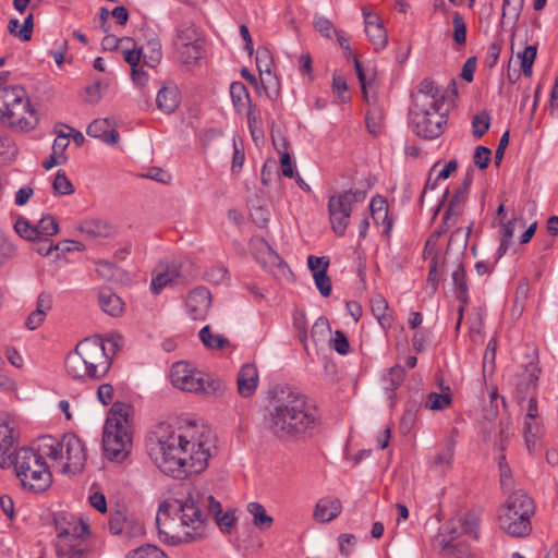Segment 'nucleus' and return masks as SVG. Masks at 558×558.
Instances as JSON below:
<instances>
[{"label": "nucleus", "mask_w": 558, "mask_h": 558, "mask_svg": "<svg viewBox=\"0 0 558 558\" xmlns=\"http://www.w3.org/2000/svg\"><path fill=\"white\" fill-rule=\"evenodd\" d=\"M210 515L225 533L231 531L236 520L233 510L223 513L221 504L213 495L193 486L185 497L159 504L156 514L158 537L169 545L199 541L205 537Z\"/></svg>", "instance_id": "f257e3e1"}, {"label": "nucleus", "mask_w": 558, "mask_h": 558, "mask_svg": "<svg viewBox=\"0 0 558 558\" xmlns=\"http://www.w3.org/2000/svg\"><path fill=\"white\" fill-rule=\"evenodd\" d=\"M160 430L148 444V454L163 474L183 480L206 470L213 447L209 429L190 424L177 430Z\"/></svg>", "instance_id": "f03ea898"}, {"label": "nucleus", "mask_w": 558, "mask_h": 558, "mask_svg": "<svg viewBox=\"0 0 558 558\" xmlns=\"http://www.w3.org/2000/svg\"><path fill=\"white\" fill-rule=\"evenodd\" d=\"M266 429L280 441L300 439L317 425L316 408L307 397L292 388L272 392L264 417Z\"/></svg>", "instance_id": "7ed1b4c3"}, {"label": "nucleus", "mask_w": 558, "mask_h": 558, "mask_svg": "<svg viewBox=\"0 0 558 558\" xmlns=\"http://www.w3.org/2000/svg\"><path fill=\"white\" fill-rule=\"evenodd\" d=\"M64 367L68 375L75 379H100L109 372L111 357L106 352L104 340L87 338L68 353Z\"/></svg>", "instance_id": "20e7f679"}, {"label": "nucleus", "mask_w": 558, "mask_h": 558, "mask_svg": "<svg viewBox=\"0 0 558 558\" xmlns=\"http://www.w3.org/2000/svg\"><path fill=\"white\" fill-rule=\"evenodd\" d=\"M131 407L114 402L104 426L102 447L110 460L123 461L132 447Z\"/></svg>", "instance_id": "39448f33"}, {"label": "nucleus", "mask_w": 558, "mask_h": 558, "mask_svg": "<svg viewBox=\"0 0 558 558\" xmlns=\"http://www.w3.org/2000/svg\"><path fill=\"white\" fill-rule=\"evenodd\" d=\"M0 121L20 131L33 130L38 123L36 111L21 85L0 88Z\"/></svg>", "instance_id": "423d86ee"}, {"label": "nucleus", "mask_w": 558, "mask_h": 558, "mask_svg": "<svg viewBox=\"0 0 558 558\" xmlns=\"http://www.w3.org/2000/svg\"><path fill=\"white\" fill-rule=\"evenodd\" d=\"M534 510L533 499L525 492L517 490L499 510V527L512 537H525L532 531L531 518Z\"/></svg>", "instance_id": "0eeeda50"}, {"label": "nucleus", "mask_w": 558, "mask_h": 558, "mask_svg": "<svg viewBox=\"0 0 558 558\" xmlns=\"http://www.w3.org/2000/svg\"><path fill=\"white\" fill-rule=\"evenodd\" d=\"M40 449L48 458L61 464L63 473L77 474L84 470L86 448L75 434H64L60 440L45 436Z\"/></svg>", "instance_id": "6e6552de"}, {"label": "nucleus", "mask_w": 558, "mask_h": 558, "mask_svg": "<svg viewBox=\"0 0 558 558\" xmlns=\"http://www.w3.org/2000/svg\"><path fill=\"white\" fill-rule=\"evenodd\" d=\"M12 466H14L24 489L43 493L52 483V474L44 457L31 448H20L15 453Z\"/></svg>", "instance_id": "1a4fd4ad"}, {"label": "nucleus", "mask_w": 558, "mask_h": 558, "mask_svg": "<svg viewBox=\"0 0 558 558\" xmlns=\"http://www.w3.org/2000/svg\"><path fill=\"white\" fill-rule=\"evenodd\" d=\"M171 383L174 387L206 396H221L225 392V384L220 379L192 368L186 362H177L170 372Z\"/></svg>", "instance_id": "9d476101"}, {"label": "nucleus", "mask_w": 558, "mask_h": 558, "mask_svg": "<svg viewBox=\"0 0 558 558\" xmlns=\"http://www.w3.org/2000/svg\"><path fill=\"white\" fill-rule=\"evenodd\" d=\"M365 198L366 192L359 189H350L329 196L327 205L329 221L337 235L345 234L351 214Z\"/></svg>", "instance_id": "9b49d317"}, {"label": "nucleus", "mask_w": 558, "mask_h": 558, "mask_svg": "<svg viewBox=\"0 0 558 558\" xmlns=\"http://www.w3.org/2000/svg\"><path fill=\"white\" fill-rule=\"evenodd\" d=\"M412 105L410 111H416V116L422 117V111L433 109V111H440L444 106L446 96L445 92L429 77L423 78L416 92L411 95Z\"/></svg>", "instance_id": "f8f14e48"}, {"label": "nucleus", "mask_w": 558, "mask_h": 558, "mask_svg": "<svg viewBox=\"0 0 558 558\" xmlns=\"http://www.w3.org/2000/svg\"><path fill=\"white\" fill-rule=\"evenodd\" d=\"M409 117L415 134L426 140L440 136L447 123V116L433 109L422 111V117L416 116V111H409Z\"/></svg>", "instance_id": "ddd939ff"}, {"label": "nucleus", "mask_w": 558, "mask_h": 558, "mask_svg": "<svg viewBox=\"0 0 558 558\" xmlns=\"http://www.w3.org/2000/svg\"><path fill=\"white\" fill-rule=\"evenodd\" d=\"M17 434L10 426L5 415H0V468L8 469L12 466L13 459L16 453L15 445Z\"/></svg>", "instance_id": "4468645a"}, {"label": "nucleus", "mask_w": 558, "mask_h": 558, "mask_svg": "<svg viewBox=\"0 0 558 558\" xmlns=\"http://www.w3.org/2000/svg\"><path fill=\"white\" fill-rule=\"evenodd\" d=\"M449 267L452 268L451 277L453 284L456 287V296L462 303V305L458 310L459 317L456 325V329L458 330L463 318L464 305L468 304L469 302V290L462 259H450L448 268Z\"/></svg>", "instance_id": "2eb2a0df"}, {"label": "nucleus", "mask_w": 558, "mask_h": 558, "mask_svg": "<svg viewBox=\"0 0 558 558\" xmlns=\"http://www.w3.org/2000/svg\"><path fill=\"white\" fill-rule=\"evenodd\" d=\"M210 292L205 287L192 290L185 300V307L190 317L194 320L203 319L210 307Z\"/></svg>", "instance_id": "dca6fc26"}, {"label": "nucleus", "mask_w": 558, "mask_h": 558, "mask_svg": "<svg viewBox=\"0 0 558 558\" xmlns=\"http://www.w3.org/2000/svg\"><path fill=\"white\" fill-rule=\"evenodd\" d=\"M471 227L456 229L449 239L447 250L442 256V265L448 266L450 259H462L468 245Z\"/></svg>", "instance_id": "f3484780"}, {"label": "nucleus", "mask_w": 558, "mask_h": 558, "mask_svg": "<svg viewBox=\"0 0 558 558\" xmlns=\"http://www.w3.org/2000/svg\"><path fill=\"white\" fill-rule=\"evenodd\" d=\"M250 247L256 259L264 266H286L283 259L265 239L259 236L253 238L250 242Z\"/></svg>", "instance_id": "a211bd4d"}, {"label": "nucleus", "mask_w": 558, "mask_h": 558, "mask_svg": "<svg viewBox=\"0 0 558 558\" xmlns=\"http://www.w3.org/2000/svg\"><path fill=\"white\" fill-rule=\"evenodd\" d=\"M259 376L258 369L255 364H244L236 378L238 392L243 398H248L254 395L258 387Z\"/></svg>", "instance_id": "6ab92c4d"}, {"label": "nucleus", "mask_w": 558, "mask_h": 558, "mask_svg": "<svg viewBox=\"0 0 558 558\" xmlns=\"http://www.w3.org/2000/svg\"><path fill=\"white\" fill-rule=\"evenodd\" d=\"M88 136L100 138L104 143L112 145L116 144L120 135L118 131L113 129V122L108 119H96L86 129Z\"/></svg>", "instance_id": "aec40b11"}, {"label": "nucleus", "mask_w": 558, "mask_h": 558, "mask_svg": "<svg viewBox=\"0 0 558 558\" xmlns=\"http://www.w3.org/2000/svg\"><path fill=\"white\" fill-rule=\"evenodd\" d=\"M58 537L61 539H82L88 533V526L83 521L68 522L65 517L59 514L54 518Z\"/></svg>", "instance_id": "412c9836"}, {"label": "nucleus", "mask_w": 558, "mask_h": 558, "mask_svg": "<svg viewBox=\"0 0 558 558\" xmlns=\"http://www.w3.org/2000/svg\"><path fill=\"white\" fill-rule=\"evenodd\" d=\"M342 510V504L339 498L325 497L318 500L315 506L313 517L322 523L330 522L336 519Z\"/></svg>", "instance_id": "4be33fe9"}, {"label": "nucleus", "mask_w": 558, "mask_h": 558, "mask_svg": "<svg viewBox=\"0 0 558 558\" xmlns=\"http://www.w3.org/2000/svg\"><path fill=\"white\" fill-rule=\"evenodd\" d=\"M157 107L160 111L170 114L175 111L180 104V92L173 84L162 86L156 98Z\"/></svg>", "instance_id": "5701e85b"}, {"label": "nucleus", "mask_w": 558, "mask_h": 558, "mask_svg": "<svg viewBox=\"0 0 558 558\" xmlns=\"http://www.w3.org/2000/svg\"><path fill=\"white\" fill-rule=\"evenodd\" d=\"M78 229L90 239H107L116 234V228L110 222L100 219L85 220Z\"/></svg>", "instance_id": "b1692460"}, {"label": "nucleus", "mask_w": 558, "mask_h": 558, "mask_svg": "<svg viewBox=\"0 0 558 558\" xmlns=\"http://www.w3.org/2000/svg\"><path fill=\"white\" fill-rule=\"evenodd\" d=\"M369 211L375 225L384 227V233H389L392 228V220L388 215V203L383 196H375L369 204Z\"/></svg>", "instance_id": "393cba45"}, {"label": "nucleus", "mask_w": 558, "mask_h": 558, "mask_svg": "<svg viewBox=\"0 0 558 558\" xmlns=\"http://www.w3.org/2000/svg\"><path fill=\"white\" fill-rule=\"evenodd\" d=\"M52 307V299L50 294L40 293L36 301V308L28 315L25 326L29 330L37 329L45 320L47 313Z\"/></svg>", "instance_id": "a878e982"}, {"label": "nucleus", "mask_w": 558, "mask_h": 558, "mask_svg": "<svg viewBox=\"0 0 558 558\" xmlns=\"http://www.w3.org/2000/svg\"><path fill=\"white\" fill-rule=\"evenodd\" d=\"M480 521H481V511L480 510H470L465 514H463L460 519L457 521L451 522V531L450 533L456 534L458 533V526L461 529L462 533L473 536L474 538H477L478 534V527H480Z\"/></svg>", "instance_id": "bb28decb"}, {"label": "nucleus", "mask_w": 558, "mask_h": 558, "mask_svg": "<svg viewBox=\"0 0 558 558\" xmlns=\"http://www.w3.org/2000/svg\"><path fill=\"white\" fill-rule=\"evenodd\" d=\"M539 368L537 365L530 363L524 374L518 377L515 386L518 390V401L522 402L525 399V393H527L531 389H535L538 380Z\"/></svg>", "instance_id": "cd10ccee"}, {"label": "nucleus", "mask_w": 558, "mask_h": 558, "mask_svg": "<svg viewBox=\"0 0 558 558\" xmlns=\"http://www.w3.org/2000/svg\"><path fill=\"white\" fill-rule=\"evenodd\" d=\"M545 434V427L541 417L534 420H524L523 423V437L526 448L530 452H534L537 441L542 439Z\"/></svg>", "instance_id": "c85d7f7f"}, {"label": "nucleus", "mask_w": 558, "mask_h": 558, "mask_svg": "<svg viewBox=\"0 0 558 558\" xmlns=\"http://www.w3.org/2000/svg\"><path fill=\"white\" fill-rule=\"evenodd\" d=\"M98 304L102 312L113 317L121 315L124 310L122 299L110 290L99 292Z\"/></svg>", "instance_id": "c756f323"}, {"label": "nucleus", "mask_w": 558, "mask_h": 558, "mask_svg": "<svg viewBox=\"0 0 558 558\" xmlns=\"http://www.w3.org/2000/svg\"><path fill=\"white\" fill-rule=\"evenodd\" d=\"M246 510L252 515V524L257 530L265 532L271 529L274 518L266 512V509L262 504L256 501L248 502L246 505Z\"/></svg>", "instance_id": "7c9ffc66"}, {"label": "nucleus", "mask_w": 558, "mask_h": 558, "mask_svg": "<svg viewBox=\"0 0 558 558\" xmlns=\"http://www.w3.org/2000/svg\"><path fill=\"white\" fill-rule=\"evenodd\" d=\"M165 271L172 279V284H186L193 279L191 272V265L189 263H182L173 260L163 266Z\"/></svg>", "instance_id": "2f4dec72"}, {"label": "nucleus", "mask_w": 558, "mask_h": 558, "mask_svg": "<svg viewBox=\"0 0 558 558\" xmlns=\"http://www.w3.org/2000/svg\"><path fill=\"white\" fill-rule=\"evenodd\" d=\"M203 41L201 33L197 27L190 22L182 23L177 29V37L174 40L175 48H183L187 45Z\"/></svg>", "instance_id": "473e14b6"}, {"label": "nucleus", "mask_w": 558, "mask_h": 558, "mask_svg": "<svg viewBox=\"0 0 558 558\" xmlns=\"http://www.w3.org/2000/svg\"><path fill=\"white\" fill-rule=\"evenodd\" d=\"M199 339L209 350H221L230 345L228 338L219 333H214L208 325L199 330Z\"/></svg>", "instance_id": "72a5a7b5"}, {"label": "nucleus", "mask_w": 558, "mask_h": 558, "mask_svg": "<svg viewBox=\"0 0 558 558\" xmlns=\"http://www.w3.org/2000/svg\"><path fill=\"white\" fill-rule=\"evenodd\" d=\"M523 4L524 0H504L500 23L514 26L520 17Z\"/></svg>", "instance_id": "f704fd0d"}, {"label": "nucleus", "mask_w": 558, "mask_h": 558, "mask_svg": "<svg viewBox=\"0 0 558 558\" xmlns=\"http://www.w3.org/2000/svg\"><path fill=\"white\" fill-rule=\"evenodd\" d=\"M371 308L381 327L391 326V317L388 315V302L381 295H376L371 301Z\"/></svg>", "instance_id": "c9c22d12"}, {"label": "nucleus", "mask_w": 558, "mask_h": 558, "mask_svg": "<svg viewBox=\"0 0 558 558\" xmlns=\"http://www.w3.org/2000/svg\"><path fill=\"white\" fill-rule=\"evenodd\" d=\"M365 33L375 49H384L388 44L387 32L383 25V22H376V24H372L367 22V28H365Z\"/></svg>", "instance_id": "e433bc0d"}, {"label": "nucleus", "mask_w": 558, "mask_h": 558, "mask_svg": "<svg viewBox=\"0 0 558 558\" xmlns=\"http://www.w3.org/2000/svg\"><path fill=\"white\" fill-rule=\"evenodd\" d=\"M441 393L430 392L427 397L426 407L430 410H442L452 401V395L448 386L441 388Z\"/></svg>", "instance_id": "4c0bfd02"}, {"label": "nucleus", "mask_w": 558, "mask_h": 558, "mask_svg": "<svg viewBox=\"0 0 558 558\" xmlns=\"http://www.w3.org/2000/svg\"><path fill=\"white\" fill-rule=\"evenodd\" d=\"M515 219L501 223L500 245L497 250V259L500 258L509 248L515 230Z\"/></svg>", "instance_id": "58836bf2"}, {"label": "nucleus", "mask_w": 558, "mask_h": 558, "mask_svg": "<svg viewBox=\"0 0 558 558\" xmlns=\"http://www.w3.org/2000/svg\"><path fill=\"white\" fill-rule=\"evenodd\" d=\"M230 95L234 107L239 111L242 110L247 102L251 105L250 94L245 85L241 82H233L230 85Z\"/></svg>", "instance_id": "ea45409f"}, {"label": "nucleus", "mask_w": 558, "mask_h": 558, "mask_svg": "<svg viewBox=\"0 0 558 558\" xmlns=\"http://www.w3.org/2000/svg\"><path fill=\"white\" fill-rule=\"evenodd\" d=\"M453 452L454 445L450 442L434 457L433 466L439 472L448 471L452 464Z\"/></svg>", "instance_id": "a19ab883"}, {"label": "nucleus", "mask_w": 558, "mask_h": 558, "mask_svg": "<svg viewBox=\"0 0 558 558\" xmlns=\"http://www.w3.org/2000/svg\"><path fill=\"white\" fill-rule=\"evenodd\" d=\"M180 60L185 64H192L196 62L203 53V41L187 45L183 48H175Z\"/></svg>", "instance_id": "79ce46f5"}, {"label": "nucleus", "mask_w": 558, "mask_h": 558, "mask_svg": "<svg viewBox=\"0 0 558 558\" xmlns=\"http://www.w3.org/2000/svg\"><path fill=\"white\" fill-rule=\"evenodd\" d=\"M35 227L38 238L51 236L59 232V223L57 219L50 214L44 215Z\"/></svg>", "instance_id": "37998d69"}, {"label": "nucleus", "mask_w": 558, "mask_h": 558, "mask_svg": "<svg viewBox=\"0 0 558 558\" xmlns=\"http://www.w3.org/2000/svg\"><path fill=\"white\" fill-rule=\"evenodd\" d=\"M444 268H448V266H444L442 259L440 260V256L438 254H434L427 276V283L432 288L433 292L437 290L440 281L439 269L442 270Z\"/></svg>", "instance_id": "c03bdc74"}, {"label": "nucleus", "mask_w": 558, "mask_h": 558, "mask_svg": "<svg viewBox=\"0 0 558 558\" xmlns=\"http://www.w3.org/2000/svg\"><path fill=\"white\" fill-rule=\"evenodd\" d=\"M404 376L405 371L402 366L395 365L390 367L387 375L384 377L386 389L390 391L396 390L402 384Z\"/></svg>", "instance_id": "a18cd8bd"}, {"label": "nucleus", "mask_w": 558, "mask_h": 558, "mask_svg": "<svg viewBox=\"0 0 558 558\" xmlns=\"http://www.w3.org/2000/svg\"><path fill=\"white\" fill-rule=\"evenodd\" d=\"M490 117L488 112L482 111L472 119V134L475 138H481L489 129Z\"/></svg>", "instance_id": "49530a36"}, {"label": "nucleus", "mask_w": 558, "mask_h": 558, "mask_svg": "<svg viewBox=\"0 0 558 558\" xmlns=\"http://www.w3.org/2000/svg\"><path fill=\"white\" fill-rule=\"evenodd\" d=\"M52 187L57 195H70L74 193V186L63 170H59L54 177Z\"/></svg>", "instance_id": "de8ad7c7"}, {"label": "nucleus", "mask_w": 558, "mask_h": 558, "mask_svg": "<svg viewBox=\"0 0 558 558\" xmlns=\"http://www.w3.org/2000/svg\"><path fill=\"white\" fill-rule=\"evenodd\" d=\"M535 58V46H527L523 51L518 53V59L520 60L522 72L527 77L532 75V65L534 63Z\"/></svg>", "instance_id": "09e8293b"}, {"label": "nucleus", "mask_w": 558, "mask_h": 558, "mask_svg": "<svg viewBox=\"0 0 558 558\" xmlns=\"http://www.w3.org/2000/svg\"><path fill=\"white\" fill-rule=\"evenodd\" d=\"M354 68L356 71V75H357L360 85H361L363 97L366 101H368L369 100L368 90L372 88V86L375 82V77H374V75H371V76L366 75V73L364 72V70L362 68L361 62L357 60L356 57H354Z\"/></svg>", "instance_id": "8fccbe9b"}, {"label": "nucleus", "mask_w": 558, "mask_h": 558, "mask_svg": "<svg viewBox=\"0 0 558 558\" xmlns=\"http://www.w3.org/2000/svg\"><path fill=\"white\" fill-rule=\"evenodd\" d=\"M14 229L21 238L27 241L33 242L38 239L36 227L31 225L24 217H20L15 221Z\"/></svg>", "instance_id": "3c124183"}, {"label": "nucleus", "mask_w": 558, "mask_h": 558, "mask_svg": "<svg viewBox=\"0 0 558 558\" xmlns=\"http://www.w3.org/2000/svg\"><path fill=\"white\" fill-rule=\"evenodd\" d=\"M129 558H168L167 555L155 545H144L134 549Z\"/></svg>", "instance_id": "603ef678"}, {"label": "nucleus", "mask_w": 558, "mask_h": 558, "mask_svg": "<svg viewBox=\"0 0 558 558\" xmlns=\"http://www.w3.org/2000/svg\"><path fill=\"white\" fill-rule=\"evenodd\" d=\"M453 24V39L458 45H464L466 41V25L464 19L458 12L454 13L452 19Z\"/></svg>", "instance_id": "864d4df0"}, {"label": "nucleus", "mask_w": 558, "mask_h": 558, "mask_svg": "<svg viewBox=\"0 0 558 558\" xmlns=\"http://www.w3.org/2000/svg\"><path fill=\"white\" fill-rule=\"evenodd\" d=\"M314 280L316 288L319 290L323 296H328L331 293V279L327 275V269H320L314 274Z\"/></svg>", "instance_id": "5fc2aeb1"}, {"label": "nucleus", "mask_w": 558, "mask_h": 558, "mask_svg": "<svg viewBox=\"0 0 558 558\" xmlns=\"http://www.w3.org/2000/svg\"><path fill=\"white\" fill-rule=\"evenodd\" d=\"M129 524L130 523L123 513L116 512L110 517L108 527L112 534L118 535L124 533Z\"/></svg>", "instance_id": "6e6d98bb"}, {"label": "nucleus", "mask_w": 558, "mask_h": 558, "mask_svg": "<svg viewBox=\"0 0 558 558\" xmlns=\"http://www.w3.org/2000/svg\"><path fill=\"white\" fill-rule=\"evenodd\" d=\"M168 286H173L172 279L167 275L163 266H160V270L153 277L150 289L155 294H159Z\"/></svg>", "instance_id": "4d7b16f0"}, {"label": "nucleus", "mask_w": 558, "mask_h": 558, "mask_svg": "<svg viewBox=\"0 0 558 558\" xmlns=\"http://www.w3.org/2000/svg\"><path fill=\"white\" fill-rule=\"evenodd\" d=\"M70 134H59L57 135L53 145L52 153L60 157V161H66L65 149L70 144Z\"/></svg>", "instance_id": "13d9d810"}, {"label": "nucleus", "mask_w": 558, "mask_h": 558, "mask_svg": "<svg viewBox=\"0 0 558 558\" xmlns=\"http://www.w3.org/2000/svg\"><path fill=\"white\" fill-rule=\"evenodd\" d=\"M492 156V150L486 146H477L474 151L473 160L476 167L480 169H486L488 167Z\"/></svg>", "instance_id": "bf43d9fd"}, {"label": "nucleus", "mask_w": 558, "mask_h": 558, "mask_svg": "<svg viewBox=\"0 0 558 558\" xmlns=\"http://www.w3.org/2000/svg\"><path fill=\"white\" fill-rule=\"evenodd\" d=\"M304 313H296L293 317V326L296 330L299 340L306 347L307 328Z\"/></svg>", "instance_id": "052dcab7"}, {"label": "nucleus", "mask_w": 558, "mask_h": 558, "mask_svg": "<svg viewBox=\"0 0 558 558\" xmlns=\"http://www.w3.org/2000/svg\"><path fill=\"white\" fill-rule=\"evenodd\" d=\"M34 195L33 182L20 187L14 196V204L19 207L25 206Z\"/></svg>", "instance_id": "680f3d73"}, {"label": "nucleus", "mask_w": 558, "mask_h": 558, "mask_svg": "<svg viewBox=\"0 0 558 558\" xmlns=\"http://www.w3.org/2000/svg\"><path fill=\"white\" fill-rule=\"evenodd\" d=\"M466 190H463V187L459 186L450 199L447 209L460 215L462 211V206L466 199Z\"/></svg>", "instance_id": "e2e57ef3"}, {"label": "nucleus", "mask_w": 558, "mask_h": 558, "mask_svg": "<svg viewBox=\"0 0 558 558\" xmlns=\"http://www.w3.org/2000/svg\"><path fill=\"white\" fill-rule=\"evenodd\" d=\"M247 122H248V128H250L253 140L255 142H257L258 140H262L264 137V133H263V130L260 128H258V125H257L258 118L255 114V109L253 108V106H250V108H248Z\"/></svg>", "instance_id": "0e129e2a"}, {"label": "nucleus", "mask_w": 558, "mask_h": 558, "mask_svg": "<svg viewBox=\"0 0 558 558\" xmlns=\"http://www.w3.org/2000/svg\"><path fill=\"white\" fill-rule=\"evenodd\" d=\"M269 216V210L262 206L253 207L251 210V218L253 222L259 228H265L268 225Z\"/></svg>", "instance_id": "69168bd1"}, {"label": "nucleus", "mask_w": 558, "mask_h": 558, "mask_svg": "<svg viewBox=\"0 0 558 558\" xmlns=\"http://www.w3.org/2000/svg\"><path fill=\"white\" fill-rule=\"evenodd\" d=\"M459 214L446 209L440 226L434 231L439 232V238L445 234L450 228L456 226Z\"/></svg>", "instance_id": "338daca9"}, {"label": "nucleus", "mask_w": 558, "mask_h": 558, "mask_svg": "<svg viewBox=\"0 0 558 558\" xmlns=\"http://www.w3.org/2000/svg\"><path fill=\"white\" fill-rule=\"evenodd\" d=\"M314 27L317 32H319L323 36L327 38H330L332 33H337L333 28L332 23L324 16L314 17Z\"/></svg>", "instance_id": "774afa93"}]
</instances>
